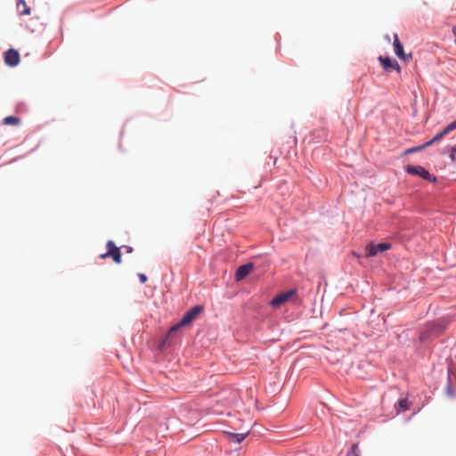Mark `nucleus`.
Wrapping results in <instances>:
<instances>
[{
    "instance_id": "nucleus-17",
    "label": "nucleus",
    "mask_w": 456,
    "mask_h": 456,
    "mask_svg": "<svg viewBox=\"0 0 456 456\" xmlns=\"http://www.w3.org/2000/svg\"><path fill=\"white\" fill-rule=\"evenodd\" d=\"M430 334L438 335L442 332V327L438 324H432L430 326Z\"/></svg>"
},
{
    "instance_id": "nucleus-13",
    "label": "nucleus",
    "mask_w": 456,
    "mask_h": 456,
    "mask_svg": "<svg viewBox=\"0 0 456 456\" xmlns=\"http://www.w3.org/2000/svg\"><path fill=\"white\" fill-rule=\"evenodd\" d=\"M398 407L399 410H397V413L407 411L410 408V403L406 398H403L398 402Z\"/></svg>"
},
{
    "instance_id": "nucleus-20",
    "label": "nucleus",
    "mask_w": 456,
    "mask_h": 456,
    "mask_svg": "<svg viewBox=\"0 0 456 456\" xmlns=\"http://www.w3.org/2000/svg\"><path fill=\"white\" fill-rule=\"evenodd\" d=\"M138 278L142 283H144L147 281V276L143 273H139Z\"/></svg>"
},
{
    "instance_id": "nucleus-18",
    "label": "nucleus",
    "mask_w": 456,
    "mask_h": 456,
    "mask_svg": "<svg viewBox=\"0 0 456 456\" xmlns=\"http://www.w3.org/2000/svg\"><path fill=\"white\" fill-rule=\"evenodd\" d=\"M454 129H456V119L453 122H452L451 124H449L446 127H444L443 129V131H444V134H448Z\"/></svg>"
},
{
    "instance_id": "nucleus-22",
    "label": "nucleus",
    "mask_w": 456,
    "mask_h": 456,
    "mask_svg": "<svg viewBox=\"0 0 456 456\" xmlns=\"http://www.w3.org/2000/svg\"><path fill=\"white\" fill-rule=\"evenodd\" d=\"M124 248H126L127 253H131L133 251V248L130 246H125Z\"/></svg>"
},
{
    "instance_id": "nucleus-12",
    "label": "nucleus",
    "mask_w": 456,
    "mask_h": 456,
    "mask_svg": "<svg viewBox=\"0 0 456 456\" xmlns=\"http://www.w3.org/2000/svg\"><path fill=\"white\" fill-rule=\"evenodd\" d=\"M20 123V120L13 116L5 117L3 120V124L5 126H18Z\"/></svg>"
},
{
    "instance_id": "nucleus-3",
    "label": "nucleus",
    "mask_w": 456,
    "mask_h": 456,
    "mask_svg": "<svg viewBox=\"0 0 456 456\" xmlns=\"http://www.w3.org/2000/svg\"><path fill=\"white\" fill-rule=\"evenodd\" d=\"M407 173L413 175H419L422 177L423 179L430 182H436V176L432 175L426 168H424L421 166H408L406 167Z\"/></svg>"
},
{
    "instance_id": "nucleus-7",
    "label": "nucleus",
    "mask_w": 456,
    "mask_h": 456,
    "mask_svg": "<svg viewBox=\"0 0 456 456\" xmlns=\"http://www.w3.org/2000/svg\"><path fill=\"white\" fill-rule=\"evenodd\" d=\"M4 62L6 65L14 67L20 62V53L14 49H9L4 53Z\"/></svg>"
},
{
    "instance_id": "nucleus-5",
    "label": "nucleus",
    "mask_w": 456,
    "mask_h": 456,
    "mask_svg": "<svg viewBox=\"0 0 456 456\" xmlns=\"http://www.w3.org/2000/svg\"><path fill=\"white\" fill-rule=\"evenodd\" d=\"M393 45H394V50H395V55L402 61H410L411 59H412V54L411 53H408L406 54L403 51V46L402 45V43L400 42L399 40V37H398V35L397 34H395L394 35V42H393Z\"/></svg>"
},
{
    "instance_id": "nucleus-11",
    "label": "nucleus",
    "mask_w": 456,
    "mask_h": 456,
    "mask_svg": "<svg viewBox=\"0 0 456 456\" xmlns=\"http://www.w3.org/2000/svg\"><path fill=\"white\" fill-rule=\"evenodd\" d=\"M17 9L20 15H29L30 8L26 4L24 0H19L17 3Z\"/></svg>"
},
{
    "instance_id": "nucleus-2",
    "label": "nucleus",
    "mask_w": 456,
    "mask_h": 456,
    "mask_svg": "<svg viewBox=\"0 0 456 456\" xmlns=\"http://www.w3.org/2000/svg\"><path fill=\"white\" fill-rule=\"evenodd\" d=\"M107 252L101 255V258L111 256L116 264L121 263V253L120 248H118L112 240H109L106 244Z\"/></svg>"
},
{
    "instance_id": "nucleus-10",
    "label": "nucleus",
    "mask_w": 456,
    "mask_h": 456,
    "mask_svg": "<svg viewBox=\"0 0 456 456\" xmlns=\"http://www.w3.org/2000/svg\"><path fill=\"white\" fill-rule=\"evenodd\" d=\"M225 434L228 436L229 440L231 442L234 443H241L248 435V432L246 433H232V432H225Z\"/></svg>"
},
{
    "instance_id": "nucleus-9",
    "label": "nucleus",
    "mask_w": 456,
    "mask_h": 456,
    "mask_svg": "<svg viewBox=\"0 0 456 456\" xmlns=\"http://www.w3.org/2000/svg\"><path fill=\"white\" fill-rule=\"evenodd\" d=\"M253 264H246L240 266L236 272V279L238 281L244 279L252 270Z\"/></svg>"
},
{
    "instance_id": "nucleus-16",
    "label": "nucleus",
    "mask_w": 456,
    "mask_h": 456,
    "mask_svg": "<svg viewBox=\"0 0 456 456\" xmlns=\"http://www.w3.org/2000/svg\"><path fill=\"white\" fill-rule=\"evenodd\" d=\"M346 456H360L358 444H353Z\"/></svg>"
},
{
    "instance_id": "nucleus-15",
    "label": "nucleus",
    "mask_w": 456,
    "mask_h": 456,
    "mask_svg": "<svg viewBox=\"0 0 456 456\" xmlns=\"http://www.w3.org/2000/svg\"><path fill=\"white\" fill-rule=\"evenodd\" d=\"M427 148V146H425V143L422 144V145H419V146H417V147H412V148H409L407 149L405 151H404V154H411V153H414V152H417V151H419L423 149Z\"/></svg>"
},
{
    "instance_id": "nucleus-19",
    "label": "nucleus",
    "mask_w": 456,
    "mask_h": 456,
    "mask_svg": "<svg viewBox=\"0 0 456 456\" xmlns=\"http://www.w3.org/2000/svg\"><path fill=\"white\" fill-rule=\"evenodd\" d=\"M450 156L452 160L456 163V146L452 148Z\"/></svg>"
},
{
    "instance_id": "nucleus-4",
    "label": "nucleus",
    "mask_w": 456,
    "mask_h": 456,
    "mask_svg": "<svg viewBox=\"0 0 456 456\" xmlns=\"http://www.w3.org/2000/svg\"><path fill=\"white\" fill-rule=\"evenodd\" d=\"M297 297V290L296 289H290L289 291L281 293L277 295L275 297H273L271 301V305L273 307H280L284 303L288 302L289 300L292 299L293 297Z\"/></svg>"
},
{
    "instance_id": "nucleus-6",
    "label": "nucleus",
    "mask_w": 456,
    "mask_h": 456,
    "mask_svg": "<svg viewBox=\"0 0 456 456\" xmlns=\"http://www.w3.org/2000/svg\"><path fill=\"white\" fill-rule=\"evenodd\" d=\"M391 248V244L387 242L375 244H369L366 246V256H374L379 252H384Z\"/></svg>"
},
{
    "instance_id": "nucleus-14",
    "label": "nucleus",
    "mask_w": 456,
    "mask_h": 456,
    "mask_svg": "<svg viewBox=\"0 0 456 456\" xmlns=\"http://www.w3.org/2000/svg\"><path fill=\"white\" fill-rule=\"evenodd\" d=\"M446 134H444V131L442 130L440 133H438L436 136H434L430 141L427 142L425 143V146L428 147L430 145H432L433 143L440 141L444 136H445Z\"/></svg>"
},
{
    "instance_id": "nucleus-1",
    "label": "nucleus",
    "mask_w": 456,
    "mask_h": 456,
    "mask_svg": "<svg viewBox=\"0 0 456 456\" xmlns=\"http://www.w3.org/2000/svg\"><path fill=\"white\" fill-rule=\"evenodd\" d=\"M202 311L203 307L201 305L193 306L191 309H190L188 312L184 314L182 320L177 324L174 325L170 329L169 335H172L179 328L191 324Z\"/></svg>"
},
{
    "instance_id": "nucleus-8",
    "label": "nucleus",
    "mask_w": 456,
    "mask_h": 456,
    "mask_svg": "<svg viewBox=\"0 0 456 456\" xmlns=\"http://www.w3.org/2000/svg\"><path fill=\"white\" fill-rule=\"evenodd\" d=\"M379 61L382 64L384 69L387 72H389L390 69H395L398 73L401 71V67L397 63V61H392L389 57L379 56Z\"/></svg>"
},
{
    "instance_id": "nucleus-21",
    "label": "nucleus",
    "mask_w": 456,
    "mask_h": 456,
    "mask_svg": "<svg viewBox=\"0 0 456 456\" xmlns=\"http://www.w3.org/2000/svg\"><path fill=\"white\" fill-rule=\"evenodd\" d=\"M428 336H429V334L428 333V331H424L420 334L419 339L421 341H424L428 338Z\"/></svg>"
}]
</instances>
